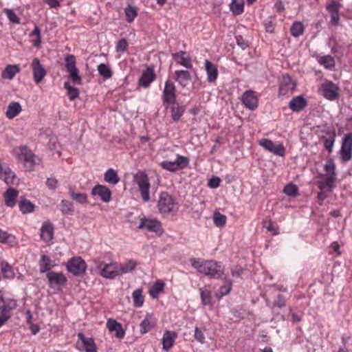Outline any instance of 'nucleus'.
Instances as JSON below:
<instances>
[{
    "label": "nucleus",
    "instance_id": "nucleus-35",
    "mask_svg": "<svg viewBox=\"0 0 352 352\" xmlns=\"http://www.w3.org/2000/svg\"><path fill=\"white\" fill-rule=\"evenodd\" d=\"M0 243L11 247L16 246L18 243L15 236L1 229H0Z\"/></svg>",
    "mask_w": 352,
    "mask_h": 352
},
{
    "label": "nucleus",
    "instance_id": "nucleus-64",
    "mask_svg": "<svg viewBox=\"0 0 352 352\" xmlns=\"http://www.w3.org/2000/svg\"><path fill=\"white\" fill-rule=\"evenodd\" d=\"M331 52L336 56L341 57L343 56L342 47L336 43L331 47Z\"/></svg>",
    "mask_w": 352,
    "mask_h": 352
},
{
    "label": "nucleus",
    "instance_id": "nucleus-25",
    "mask_svg": "<svg viewBox=\"0 0 352 352\" xmlns=\"http://www.w3.org/2000/svg\"><path fill=\"white\" fill-rule=\"evenodd\" d=\"M177 333L173 331H165L162 339V349L164 351H169L174 345Z\"/></svg>",
    "mask_w": 352,
    "mask_h": 352
},
{
    "label": "nucleus",
    "instance_id": "nucleus-19",
    "mask_svg": "<svg viewBox=\"0 0 352 352\" xmlns=\"http://www.w3.org/2000/svg\"><path fill=\"white\" fill-rule=\"evenodd\" d=\"M173 59L177 65L183 66L187 69L192 68V58L190 54L186 51H179L172 54Z\"/></svg>",
    "mask_w": 352,
    "mask_h": 352
},
{
    "label": "nucleus",
    "instance_id": "nucleus-21",
    "mask_svg": "<svg viewBox=\"0 0 352 352\" xmlns=\"http://www.w3.org/2000/svg\"><path fill=\"white\" fill-rule=\"evenodd\" d=\"M46 276L49 282V285L52 288L55 286L63 285L67 280L65 276L60 272L51 271L47 273Z\"/></svg>",
    "mask_w": 352,
    "mask_h": 352
},
{
    "label": "nucleus",
    "instance_id": "nucleus-38",
    "mask_svg": "<svg viewBox=\"0 0 352 352\" xmlns=\"http://www.w3.org/2000/svg\"><path fill=\"white\" fill-rule=\"evenodd\" d=\"M170 105H172L170 107L171 118L175 122H177L184 114L185 107L184 106L179 105L176 101Z\"/></svg>",
    "mask_w": 352,
    "mask_h": 352
},
{
    "label": "nucleus",
    "instance_id": "nucleus-60",
    "mask_svg": "<svg viewBox=\"0 0 352 352\" xmlns=\"http://www.w3.org/2000/svg\"><path fill=\"white\" fill-rule=\"evenodd\" d=\"M127 47H128V42H127L126 39H125V38H122V39L119 40L116 44V51L118 52H121V53L124 52L126 50Z\"/></svg>",
    "mask_w": 352,
    "mask_h": 352
},
{
    "label": "nucleus",
    "instance_id": "nucleus-15",
    "mask_svg": "<svg viewBox=\"0 0 352 352\" xmlns=\"http://www.w3.org/2000/svg\"><path fill=\"white\" fill-rule=\"evenodd\" d=\"M342 160L344 162L349 161L352 157V133H347L342 139L340 150Z\"/></svg>",
    "mask_w": 352,
    "mask_h": 352
},
{
    "label": "nucleus",
    "instance_id": "nucleus-28",
    "mask_svg": "<svg viewBox=\"0 0 352 352\" xmlns=\"http://www.w3.org/2000/svg\"><path fill=\"white\" fill-rule=\"evenodd\" d=\"M22 111V107L19 102H11L9 103L7 110L5 113L6 116L9 120H12L18 116Z\"/></svg>",
    "mask_w": 352,
    "mask_h": 352
},
{
    "label": "nucleus",
    "instance_id": "nucleus-29",
    "mask_svg": "<svg viewBox=\"0 0 352 352\" xmlns=\"http://www.w3.org/2000/svg\"><path fill=\"white\" fill-rule=\"evenodd\" d=\"M19 196V191L16 189L9 188L3 195L5 204L10 208L14 207L16 203V199Z\"/></svg>",
    "mask_w": 352,
    "mask_h": 352
},
{
    "label": "nucleus",
    "instance_id": "nucleus-46",
    "mask_svg": "<svg viewBox=\"0 0 352 352\" xmlns=\"http://www.w3.org/2000/svg\"><path fill=\"white\" fill-rule=\"evenodd\" d=\"M126 20L128 23H132L138 16V8L129 5L124 8Z\"/></svg>",
    "mask_w": 352,
    "mask_h": 352
},
{
    "label": "nucleus",
    "instance_id": "nucleus-4",
    "mask_svg": "<svg viewBox=\"0 0 352 352\" xmlns=\"http://www.w3.org/2000/svg\"><path fill=\"white\" fill-rule=\"evenodd\" d=\"M157 208L160 212L164 214H175L178 210L177 203L166 192L160 193Z\"/></svg>",
    "mask_w": 352,
    "mask_h": 352
},
{
    "label": "nucleus",
    "instance_id": "nucleus-49",
    "mask_svg": "<svg viewBox=\"0 0 352 352\" xmlns=\"http://www.w3.org/2000/svg\"><path fill=\"white\" fill-rule=\"evenodd\" d=\"M304 32V25L301 22H294L290 28V33L294 37H298Z\"/></svg>",
    "mask_w": 352,
    "mask_h": 352
},
{
    "label": "nucleus",
    "instance_id": "nucleus-7",
    "mask_svg": "<svg viewBox=\"0 0 352 352\" xmlns=\"http://www.w3.org/2000/svg\"><path fill=\"white\" fill-rule=\"evenodd\" d=\"M188 164L189 159L187 157L177 155L175 161H163L160 163V166L164 170L170 172H176L186 168Z\"/></svg>",
    "mask_w": 352,
    "mask_h": 352
},
{
    "label": "nucleus",
    "instance_id": "nucleus-23",
    "mask_svg": "<svg viewBox=\"0 0 352 352\" xmlns=\"http://www.w3.org/2000/svg\"><path fill=\"white\" fill-rule=\"evenodd\" d=\"M295 83L289 75H283L279 86V95L285 96L292 93Z\"/></svg>",
    "mask_w": 352,
    "mask_h": 352
},
{
    "label": "nucleus",
    "instance_id": "nucleus-42",
    "mask_svg": "<svg viewBox=\"0 0 352 352\" xmlns=\"http://www.w3.org/2000/svg\"><path fill=\"white\" fill-rule=\"evenodd\" d=\"M165 287L164 283L161 280H157L150 288L149 294L153 298H157L159 294L163 292Z\"/></svg>",
    "mask_w": 352,
    "mask_h": 352
},
{
    "label": "nucleus",
    "instance_id": "nucleus-17",
    "mask_svg": "<svg viewBox=\"0 0 352 352\" xmlns=\"http://www.w3.org/2000/svg\"><path fill=\"white\" fill-rule=\"evenodd\" d=\"M338 87L331 81H327L321 86L322 95L329 100H334L338 97Z\"/></svg>",
    "mask_w": 352,
    "mask_h": 352
},
{
    "label": "nucleus",
    "instance_id": "nucleus-13",
    "mask_svg": "<svg viewBox=\"0 0 352 352\" xmlns=\"http://www.w3.org/2000/svg\"><path fill=\"white\" fill-rule=\"evenodd\" d=\"M67 269L74 275L80 276L85 273L87 269V264L81 257L75 256L68 261Z\"/></svg>",
    "mask_w": 352,
    "mask_h": 352
},
{
    "label": "nucleus",
    "instance_id": "nucleus-52",
    "mask_svg": "<svg viewBox=\"0 0 352 352\" xmlns=\"http://www.w3.org/2000/svg\"><path fill=\"white\" fill-rule=\"evenodd\" d=\"M19 207L20 210L23 213H29L34 211V206L28 200H23L19 202Z\"/></svg>",
    "mask_w": 352,
    "mask_h": 352
},
{
    "label": "nucleus",
    "instance_id": "nucleus-53",
    "mask_svg": "<svg viewBox=\"0 0 352 352\" xmlns=\"http://www.w3.org/2000/svg\"><path fill=\"white\" fill-rule=\"evenodd\" d=\"M227 218L226 215L221 214L219 212H216L214 214L213 221L217 227H223L226 223Z\"/></svg>",
    "mask_w": 352,
    "mask_h": 352
},
{
    "label": "nucleus",
    "instance_id": "nucleus-3",
    "mask_svg": "<svg viewBox=\"0 0 352 352\" xmlns=\"http://www.w3.org/2000/svg\"><path fill=\"white\" fill-rule=\"evenodd\" d=\"M94 264L99 274L104 278L114 279L120 275L118 263H105L100 259H96L94 261Z\"/></svg>",
    "mask_w": 352,
    "mask_h": 352
},
{
    "label": "nucleus",
    "instance_id": "nucleus-30",
    "mask_svg": "<svg viewBox=\"0 0 352 352\" xmlns=\"http://www.w3.org/2000/svg\"><path fill=\"white\" fill-rule=\"evenodd\" d=\"M54 227L50 222H44L41 228V238L45 242H49L53 239Z\"/></svg>",
    "mask_w": 352,
    "mask_h": 352
},
{
    "label": "nucleus",
    "instance_id": "nucleus-9",
    "mask_svg": "<svg viewBox=\"0 0 352 352\" xmlns=\"http://www.w3.org/2000/svg\"><path fill=\"white\" fill-rule=\"evenodd\" d=\"M176 98V87L172 80L168 79L165 82L162 92L163 106L168 109L172 103H175Z\"/></svg>",
    "mask_w": 352,
    "mask_h": 352
},
{
    "label": "nucleus",
    "instance_id": "nucleus-61",
    "mask_svg": "<svg viewBox=\"0 0 352 352\" xmlns=\"http://www.w3.org/2000/svg\"><path fill=\"white\" fill-rule=\"evenodd\" d=\"M335 141V133H333L330 138L324 140V146L329 151V153L332 152V148L333 146Z\"/></svg>",
    "mask_w": 352,
    "mask_h": 352
},
{
    "label": "nucleus",
    "instance_id": "nucleus-41",
    "mask_svg": "<svg viewBox=\"0 0 352 352\" xmlns=\"http://www.w3.org/2000/svg\"><path fill=\"white\" fill-rule=\"evenodd\" d=\"M104 179L106 182L113 185L117 184L120 181L117 171L113 168H109L105 172Z\"/></svg>",
    "mask_w": 352,
    "mask_h": 352
},
{
    "label": "nucleus",
    "instance_id": "nucleus-44",
    "mask_svg": "<svg viewBox=\"0 0 352 352\" xmlns=\"http://www.w3.org/2000/svg\"><path fill=\"white\" fill-rule=\"evenodd\" d=\"M138 265L135 260H129L125 263L119 265V271L120 274L131 272Z\"/></svg>",
    "mask_w": 352,
    "mask_h": 352
},
{
    "label": "nucleus",
    "instance_id": "nucleus-10",
    "mask_svg": "<svg viewBox=\"0 0 352 352\" xmlns=\"http://www.w3.org/2000/svg\"><path fill=\"white\" fill-rule=\"evenodd\" d=\"M65 67L72 82L75 85H82V78L79 75L78 69L76 67L74 56L69 55L65 58Z\"/></svg>",
    "mask_w": 352,
    "mask_h": 352
},
{
    "label": "nucleus",
    "instance_id": "nucleus-55",
    "mask_svg": "<svg viewBox=\"0 0 352 352\" xmlns=\"http://www.w3.org/2000/svg\"><path fill=\"white\" fill-rule=\"evenodd\" d=\"M283 192L289 196H296L298 193V187L293 184H289L284 188Z\"/></svg>",
    "mask_w": 352,
    "mask_h": 352
},
{
    "label": "nucleus",
    "instance_id": "nucleus-50",
    "mask_svg": "<svg viewBox=\"0 0 352 352\" xmlns=\"http://www.w3.org/2000/svg\"><path fill=\"white\" fill-rule=\"evenodd\" d=\"M263 228H266L267 231L272 233L274 235H277L279 233L278 227L276 226L275 223H274L271 219H266L263 221Z\"/></svg>",
    "mask_w": 352,
    "mask_h": 352
},
{
    "label": "nucleus",
    "instance_id": "nucleus-24",
    "mask_svg": "<svg viewBox=\"0 0 352 352\" xmlns=\"http://www.w3.org/2000/svg\"><path fill=\"white\" fill-rule=\"evenodd\" d=\"M156 78V75L151 68H147L144 71L139 78L138 86L147 88Z\"/></svg>",
    "mask_w": 352,
    "mask_h": 352
},
{
    "label": "nucleus",
    "instance_id": "nucleus-36",
    "mask_svg": "<svg viewBox=\"0 0 352 352\" xmlns=\"http://www.w3.org/2000/svg\"><path fill=\"white\" fill-rule=\"evenodd\" d=\"M39 269L41 273L51 272L50 270L54 267L53 261L47 255H42L38 261Z\"/></svg>",
    "mask_w": 352,
    "mask_h": 352
},
{
    "label": "nucleus",
    "instance_id": "nucleus-51",
    "mask_svg": "<svg viewBox=\"0 0 352 352\" xmlns=\"http://www.w3.org/2000/svg\"><path fill=\"white\" fill-rule=\"evenodd\" d=\"M98 71L100 75L105 79L111 78L113 75V72L110 67L104 63H101L98 66Z\"/></svg>",
    "mask_w": 352,
    "mask_h": 352
},
{
    "label": "nucleus",
    "instance_id": "nucleus-37",
    "mask_svg": "<svg viewBox=\"0 0 352 352\" xmlns=\"http://www.w3.org/2000/svg\"><path fill=\"white\" fill-rule=\"evenodd\" d=\"M69 195L74 201L78 204H85L88 201L87 195L86 193L76 192L73 186H69Z\"/></svg>",
    "mask_w": 352,
    "mask_h": 352
},
{
    "label": "nucleus",
    "instance_id": "nucleus-5",
    "mask_svg": "<svg viewBox=\"0 0 352 352\" xmlns=\"http://www.w3.org/2000/svg\"><path fill=\"white\" fill-rule=\"evenodd\" d=\"M324 170L325 171L324 179L319 182L318 187L324 189L327 187L329 190L333 189L336 186L337 179V174L336 172V164L332 159H329L324 165Z\"/></svg>",
    "mask_w": 352,
    "mask_h": 352
},
{
    "label": "nucleus",
    "instance_id": "nucleus-22",
    "mask_svg": "<svg viewBox=\"0 0 352 352\" xmlns=\"http://www.w3.org/2000/svg\"><path fill=\"white\" fill-rule=\"evenodd\" d=\"M173 78L179 86L184 88L187 87L192 80L190 73L188 70L184 69L175 70Z\"/></svg>",
    "mask_w": 352,
    "mask_h": 352
},
{
    "label": "nucleus",
    "instance_id": "nucleus-6",
    "mask_svg": "<svg viewBox=\"0 0 352 352\" xmlns=\"http://www.w3.org/2000/svg\"><path fill=\"white\" fill-rule=\"evenodd\" d=\"M134 182L138 184L142 200L148 202L150 200V182L148 177L143 172H138L134 175Z\"/></svg>",
    "mask_w": 352,
    "mask_h": 352
},
{
    "label": "nucleus",
    "instance_id": "nucleus-45",
    "mask_svg": "<svg viewBox=\"0 0 352 352\" xmlns=\"http://www.w3.org/2000/svg\"><path fill=\"white\" fill-rule=\"evenodd\" d=\"M60 210L63 214L72 215L74 212V204L68 200L63 199L60 204Z\"/></svg>",
    "mask_w": 352,
    "mask_h": 352
},
{
    "label": "nucleus",
    "instance_id": "nucleus-43",
    "mask_svg": "<svg viewBox=\"0 0 352 352\" xmlns=\"http://www.w3.org/2000/svg\"><path fill=\"white\" fill-rule=\"evenodd\" d=\"M230 8L234 15L241 14L244 11L243 0H232Z\"/></svg>",
    "mask_w": 352,
    "mask_h": 352
},
{
    "label": "nucleus",
    "instance_id": "nucleus-40",
    "mask_svg": "<svg viewBox=\"0 0 352 352\" xmlns=\"http://www.w3.org/2000/svg\"><path fill=\"white\" fill-rule=\"evenodd\" d=\"M17 307L16 300L12 298H6L3 305L0 307V312H3L12 316V311Z\"/></svg>",
    "mask_w": 352,
    "mask_h": 352
},
{
    "label": "nucleus",
    "instance_id": "nucleus-33",
    "mask_svg": "<svg viewBox=\"0 0 352 352\" xmlns=\"http://www.w3.org/2000/svg\"><path fill=\"white\" fill-rule=\"evenodd\" d=\"M0 270L4 279H13L15 276L14 269L6 261L0 262Z\"/></svg>",
    "mask_w": 352,
    "mask_h": 352
},
{
    "label": "nucleus",
    "instance_id": "nucleus-18",
    "mask_svg": "<svg viewBox=\"0 0 352 352\" xmlns=\"http://www.w3.org/2000/svg\"><path fill=\"white\" fill-rule=\"evenodd\" d=\"M78 338L80 342H77V348L80 351H85V352L97 351V347L93 338H86L82 333H79Z\"/></svg>",
    "mask_w": 352,
    "mask_h": 352
},
{
    "label": "nucleus",
    "instance_id": "nucleus-62",
    "mask_svg": "<svg viewBox=\"0 0 352 352\" xmlns=\"http://www.w3.org/2000/svg\"><path fill=\"white\" fill-rule=\"evenodd\" d=\"M285 304L286 300L285 297L281 294H278L273 302V307L282 308L285 306Z\"/></svg>",
    "mask_w": 352,
    "mask_h": 352
},
{
    "label": "nucleus",
    "instance_id": "nucleus-39",
    "mask_svg": "<svg viewBox=\"0 0 352 352\" xmlns=\"http://www.w3.org/2000/svg\"><path fill=\"white\" fill-rule=\"evenodd\" d=\"M318 62L320 65L329 70H333L336 66L335 60L333 57L330 55L318 57Z\"/></svg>",
    "mask_w": 352,
    "mask_h": 352
},
{
    "label": "nucleus",
    "instance_id": "nucleus-34",
    "mask_svg": "<svg viewBox=\"0 0 352 352\" xmlns=\"http://www.w3.org/2000/svg\"><path fill=\"white\" fill-rule=\"evenodd\" d=\"M20 72V68L17 65H8L1 73L3 79L12 80L14 76Z\"/></svg>",
    "mask_w": 352,
    "mask_h": 352
},
{
    "label": "nucleus",
    "instance_id": "nucleus-31",
    "mask_svg": "<svg viewBox=\"0 0 352 352\" xmlns=\"http://www.w3.org/2000/svg\"><path fill=\"white\" fill-rule=\"evenodd\" d=\"M107 327L110 332L116 331V336L118 338H122L124 336V331L120 323L113 319H109L107 322Z\"/></svg>",
    "mask_w": 352,
    "mask_h": 352
},
{
    "label": "nucleus",
    "instance_id": "nucleus-54",
    "mask_svg": "<svg viewBox=\"0 0 352 352\" xmlns=\"http://www.w3.org/2000/svg\"><path fill=\"white\" fill-rule=\"evenodd\" d=\"M201 302L204 305H211L212 303V294L209 290H202L200 292Z\"/></svg>",
    "mask_w": 352,
    "mask_h": 352
},
{
    "label": "nucleus",
    "instance_id": "nucleus-57",
    "mask_svg": "<svg viewBox=\"0 0 352 352\" xmlns=\"http://www.w3.org/2000/svg\"><path fill=\"white\" fill-rule=\"evenodd\" d=\"M30 36H36V38L35 40L33 41V45L36 47H39L41 43V31L38 26H35L34 30L30 34Z\"/></svg>",
    "mask_w": 352,
    "mask_h": 352
},
{
    "label": "nucleus",
    "instance_id": "nucleus-2",
    "mask_svg": "<svg viewBox=\"0 0 352 352\" xmlns=\"http://www.w3.org/2000/svg\"><path fill=\"white\" fill-rule=\"evenodd\" d=\"M12 154L18 162L23 165L25 171L32 172L36 164V156L26 145H20L12 150Z\"/></svg>",
    "mask_w": 352,
    "mask_h": 352
},
{
    "label": "nucleus",
    "instance_id": "nucleus-8",
    "mask_svg": "<svg viewBox=\"0 0 352 352\" xmlns=\"http://www.w3.org/2000/svg\"><path fill=\"white\" fill-rule=\"evenodd\" d=\"M138 228L140 230L145 229L158 235H161L164 232L162 223L159 220L155 218H146L144 216L140 218V223Z\"/></svg>",
    "mask_w": 352,
    "mask_h": 352
},
{
    "label": "nucleus",
    "instance_id": "nucleus-58",
    "mask_svg": "<svg viewBox=\"0 0 352 352\" xmlns=\"http://www.w3.org/2000/svg\"><path fill=\"white\" fill-rule=\"evenodd\" d=\"M341 8L340 3L336 1H331L327 5V10L329 13H338Z\"/></svg>",
    "mask_w": 352,
    "mask_h": 352
},
{
    "label": "nucleus",
    "instance_id": "nucleus-59",
    "mask_svg": "<svg viewBox=\"0 0 352 352\" xmlns=\"http://www.w3.org/2000/svg\"><path fill=\"white\" fill-rule=\"evenodd\" d=\"M4 12L11 22L16 24H19L20 23L19 18L12 10L6 9Z\"/></svg>",
    "mask_w": 352,
    "mask_h": 352
},
{
    "label": "nucleus",
    "instance_id": "nucleus-47",
    "mask_svg": "<svg viewBox=\"0 0 352 352\" xmlns=\"http://www.w3.org/2000/svg\"><path fill=\"white\" fill-rule=\"evenodd\" d=\"M132 297L133 300V305L136 307H140L143 305L144 298L142 295V289H138L133 291L132 294Z\"/></svg>",
    "mask_w": 352,
    "mask_h": 352
},
{
    "label": "nucleus",
    "instance_id": "nucleus-27",
    "mask_svg": "<svg viewBox=\"0 0 352 352\" xmlns=\"http://www.w3.org/2000/svg\"><path fill=\"white\" fill-rule=\"evenodd\" d=\"M208 82H214L217 79L219 72L217 66L208 60L204 63Z\"/></svg>",
    "mask_w": 352,
    "mask_h": 352
},
{
    "label": "nucleus",
    "instance_id": "nucleus-16",
    "mask_svg": "<svg viewBox=\"0 0 352 352\" xmlns=\"http://www.w3.org/2000/svg\"><path fill=\"white\" fill-rule=\"evenodd\" d=\"M31 69L32 70L34 81L36 85H38L46 76L47 71L38 58H34L32 60Z\"/></svg>",
    "mask_w": 352,
    "mask_h": 352
},
{
    "label": "nucleus",
    "instance_id": "nucleus-32",
    "mask_svg": "<svg viewBox=\"0 0 352 352\" xmlns=\"http://www.w3.org/2000/svg\"><path fill=\"white\" fill-rule=\"evenodd\" d=\"M307 106V101L302 96L292 98L289 103V107L293 111H300Z\"/></svg>",
    "mask_w": 352,
    "mask_h": 352
},
{
    "label": "nucleus",
    "instance_id": "nucleus-11",
    "mask_svg": "<svg viewBox=\"0 0 352 352\" xmlns=\"http://www.w3.org/2000/svg\"><path fill=\"white\" fill-rule=\"evenodd\" d=\"M0 179L7 185L12 186L19 183L16 174L10 168L9 165L0 160Z\"/></svg>",
    "mask_w": 352,
    "mask_h": 352
},
{
    "label": "nucleus",
    "instance_id": "nucleus-12",
    "mask_svg": "<svg viewBox=\"0 0 352 352\" xmlns=\"http://www.w3.org/2000/svg\"><path fill=\"white\" fill-rule=\"evenodd\" d=\"M258 144L265 150L279 157L285 155V147L282 143L274 144V142L267 138H262L258 141Z\"/></svg>",
    "mask_w": 352,
    "mask_h": 352
},
{
    "label": "nucleus",
    "instance_id": "nucleus-20",
    "mask_svg": "<svg viewBox=\"0 0 352 352\" xmlns=\"http://www.w3.org/2000/svg\"><path fill=\"white\" fill-rule=\"evenodd\" d=\"M91 195L93 196H98L105 203H108L111 200V191L104 185H96L91 190Z\"/></svg>",
    "mask_w": 352,
    "mask_h": 352
},
{
    "label": "nucleus",
    "instance_id": "nucleus-26",
    "mask_svg": "<svg viewBox=\"0 0 352 352\" xmlns=\"http://www.w3.org/2000/svg\"><path fill=\"white\" fill-rule=\"evenodd\" d=\"M156 322V318L152 314H146L140 325L141 333L144 334L152 330L155 327Z\"/></svg>",
    "mask_w": 352,
    "mask_h": 352
},
{
    "label": "nucleus",
    "instance_id": "nucleus-63",
    "mask_svg": "<svg viewBox=\"0 0 352 352\" xmlns=\"http://www.w3.org/2000/svg\"><path fill=\"white\" fill-rule=\"evenodd\" d=\"M231 287H232L231 281L226 280V284L224 285L221 286L219 289V292L221 294V296H222L228 294L230 292Z\"/></svg>",
    "mask_w": 352,
    "mask_h": 352
},
{
    "label": "nucleus",
    "instance_id": "nucleus-48",
    "mask_svg": "<svg viewBox=\"0 0 352 352\" xmlns=\"http://www.w3.org/2000/svg\"><path fill=\"white\" fill-rule=\"evenodd\" d=\"M64 88L67 91V96L69 100L73 101L79 96L78 89L72 86L69 82H65L64 83Z\"/></svg>",
    "mask_w": 352,
    "mask_h": 352
},
{
    "label": "nucleus",
    "instance_id": "nucleus-14",
    "mask_svg": "<svg viewBox=\"0 0 352 352\" xmlns=\"http://www.w3.org/2000/svg\"><path fill=\"white\" fill-rule=\"evenodd\" d=\"M260 95L255 91L247 90L241 96L243 104L249 110L254 111L258 106Z\"/></svg>",
    "mask_w": 352,
    "mask_h": 352
},
{
    "label": "nucleus",
    "instance_id": "nucleus-1",
    "mask_svg": "<svg viewBox=\"0 0 352 352\" xmlns=\"http://www.w3.org/2000/svg\"><path fill=\"white\" fill-rule=\"evenodd\" d=\"M190 263L199 273L210 278H221L224 274V267L220 262L214 260L191 258Z\"/></svg>",
    "mask_w": 352,
    "mask_h": 352
},
{
    "label": "nucleus",
    "instance_id": "nucleus-56",
    "mask_svg": "<svg viewBox=\"0 0 352 352\" xmlns=\"http://www.w3.org/2000/svg\"><path fill=\"white\" fill-rule=\"evenodd\" d=\"M204 329L199 328L197 327L195 329V339L201 344H204L206 342L205 336H204Z\"/></svg>",
    "mask_w": 352,
    "mask_h": 352
}]
</instances>
